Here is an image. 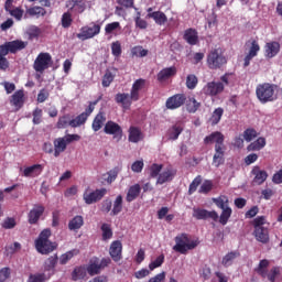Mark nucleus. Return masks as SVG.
I'll return each instance as SVG.
<instances>
[{"label": "nucleus", "mask_w": 282, "mask_h": 282, "mask_svg": "<svg viewBox=\"0 0 282 282\" xmlns=\"http://www.w3.org/2000/svg\"><path fill=\"white\" fill-rule=\"evenodd\" d=\"M182 131H184V127H182V124L176 123L172 126L167 130L169 140H177V138H180V135L182 134Z\"/></svg>", "instance_id": "nucleus-35"}, {"label": "nucleus", "mask_w": 282, "mask_h": 282, "mask_svg": "<svg viewBox=\"0 0 282 282\" xmlns=\"http://www.w3.org/2000/svg\"><path fill=\"white\" fill-rule=\"evenodd\" d=\"M198 83H199V80L197 79V76H195L194 74H191L186 77L187 89H195V87H197Z\"/></svg>", "instance_id": "nucleus-54"}, {"label": "nucleus", "mask_w": 282, "mask_h": 282, "mask_svg": "<svg viewBox=\"0 0 282 282\" xmlns=\"http://www.w3.org/2000/svg\"><path fill=\"white\" fill-rule=\"evenodd\" d=\"M238 257H241V253H239V251H230L223 258L221 264L225 268H230L235 259H237Z\"/></svg>", "instance_id": "nucleus-36"}, {"label": "nucleus", "mask_w": 282, "mask_h": 282, "mask_svg": "<svg viewBox=\"0 0 282 282\" xmlns=\"http://www.w3.org/2000/svg\"><path fill=\"white\" fill-rule=\"evenodd\" d=\"M140 193H142V187L140 184L131 185L128 189L126 200L130 204V202H135L138 197H140Z\"/></svg>", "instance_id": "nucleus-30"}, {"label": "nucleus", "mask_w": 282, "mask_h": 282, "mask_svg": "<svg viewBox=\"0 0 282 282\" xmlns=\"http://www.w3.org/2000/svg\"><path fill=\"white\" fill-rule=\"evenodd\" d=\"M28 282H45V273L31 274Z\"/></svg>", "instance_id": "nucleus-64"}, {"label": "nucleus", "mask_w": 282, "mask_h": 282, "mask_svg": "<svg viewBox=\"0 0 282 282\" xmlns=\"http://www.w3.org/2000/svg\"><path fill=\"white\" fill-rule=\"evenodd\" d=\"M213 191V181H205L200 188L198 189V193H202L204 195H208V193Z\"/></svg>", "instance_id": "nucleus-56"}, {"label": "nucleus", "mask_w": 282, "mask_h": 282, "mask_svg": "<svg viewBox=\"0 0 282 282\" xmlns=\"http://www.w3.org/2000/svg\"><path fill=\"white\" fill-rule=\"evenodd\" d=\"M202 184V176H196L189 184L188 195H193L197 191V187Z\"/></svg>", "instance_id": "nucleus-55"}, {"label": "nucleus", "mask_w": 282, "mask_h": 282, "mask_svg": "<svg viewBox=\"0 0 282 282\" xmlns=\"http://www.w3.org/2000/svg\"><path fill=\"white\" fill-rule=\"evenodd\" d=\"M162 169H164V165L158 164V163H153L149 167L150 177L152 180H155V177H160V174L162 173Z\"/></svg>", "instance_id": "nucleus-45"}, {"label": "nucleus", "mask_w": 282, "mask_h": 282, "mask_svg": "<svg viewBox=\"0 0 282 282\" xmlns=\"http://www.w3.org/2000/svg\"><path fill=\"white\" fill-rule=\"evenodd\" d=\"M54 144V158H58L61 153H65L67 143L63 137H59L53 141Z\"/></svg>", "instance_id": "nucleus-32"}, {"label": "nucleus", "mask_w": 282, "mask_h": 282, "mask_svg": "<svg viewBox=\"0 0 282 282\" xmlns=\"http://www.w3.org/2000/svg\"><path fill=\"white\" fill-rule=\"evenodd\" d=\"M41 118H43V109L35 108L33 110V124H41Z\"/></svg>", "instance_id": "nucleus-62"}, {"label": "nucleus", "mask_w": 282, "mask_h": 282, "mask_svg": "<svg viewBox=\"0 0 282 282\" xmlns=\"http://www.w3.org/2000/svg\"><path fill=\"white\" fill-rule=\"evenodd\" d=\"M250 173L253 176L252 184L257 186H261L268 180V171L262 170L259 165H254Z\"/></svg>", "instance_id": "nucleus-15"}, {"label": "nucleus", "mask_w": 282, "mask_h": 282, "mask_svg": "<svg viewBox=\"0 0 282 282\" xmlns=\"http://www.w3.org/2000/svg\"><path fill=\"white\" fill-rule=\"evenodd\" d=\"M56 263H58V254L48 257L44 262L45 272H51V270H54L56 268Z\"/></svg>", "instance_id": "nucleus-40"}, {"label": "nucleus", "mask_w": 282, "mask_h": 282, "mask_svg": "<svg viewBox=\"0 0 282 282\" xmlns=\"http://www.w3.org/2000/svg\"><path fill=\"white\" fill-rule=\"evenodd\" d=\"M67 127H72V117L69 115H64L58 118L56 129H67Z\"/></svg>", "instance_id": "nucleus-42"}, {"label": "nucleus", "mask_w": 282, "mask_h": 282, "mask_svg": "<svg viewBox=\"0 0 282 282\" xmlns=\"http://www.w3.org/2000/svg\"><path fill=\"white\" fill-rule=\"evenodd\" d=\"M105 122H107V116H105V112L97 113L93 120V131H100Z\"/></svg>", "instance_id": "nucleus-33"}, {"label": "nucleus", "mask_w": 282, "mask_h": 282, "mask_svg": "<svg viewBox=\"0 0 282 282\" xmlns=\"http://www.w3.org/2000/svg\"><path fill=\"white\" fill-rule=\"evenodd\" d=\"M258 137L259 132H257V130L253 128H248L243 131V139L246 140V142H252V140Z\"/></svg>", "instance_id": "nucleus-49"}, {"label": "nucleus", "mask_w": 282, "mask_h": 282, "mask_svg": "<svg viewBox=\"0 0 282 282\" xmlns=\"http://www.w3.org/2000/svg\"><path fill=\"white\" fill-rule=\"evenodd\" d=\"M183 39L188 45H197L199 43V34L193 28L185 30Z\"/></svg>", "instance_id": "nucleus-24"}, {"label": "nucleus", "mask_w": 282, "mask_h": 282, "mask_svg": "<svg viewBox=\"0 0 282 282\" xmlns=\"http://www.w3.org/2000/svg\"><path fill=\"white\" fill-rule=\"evenodd\" d=\"M104 132L107 135H113L118 141L122 140V127L113 121L106 122Z\"/></svg>", "instance_id": "nucleus-17"}, {"label": "nucleus", "mask_w": 282, "mask_h": 282, "mask_svg": "<svg viewBox=\"0 0 282 282\" xmlns=\"http://www.w3.org/2000/svg\"><path fill=\"white\" fill-rule=\"evenodd\" d=\"M52 67V55L50 53H40L34 62L35 72H45Z\"/></svg>", "instance_id": "nucleus-9"}, {"label": "nucleus", "mask_w": 282, "mask_h": 282, "mask_svg": "<svg viewBox=\"0 0 282 282\" xmlns=\"http://www.w3.org/2000/svg\"><path fill=\"white\" fill-rule=\"evenodd\" d=\"M105 195H107V188H100V189H96L94 192H85L83 194V199L85 202V204L91 205V204H96L97 202H100V199H102V197H105Z\"/></svg>", "instance_id": "nucleus-11"}, {"label": "nucleus", "mask_w": 282, "mask_h": 282, "mask_svg": "<svg viewBox=\"0 0 282 282\" xmlns=\"http://www.w3.org/2000/svg\"><path fill=\"white\" fill-rule=\"evenodd\" d=\"M100 34V24H93V26H83L80 33H77V39L80 41H87L98 36Z\"/></svg>", "instance_id": "nucleus-12"}, {"label": "nucleus", "mask_w": 282, "mask_h": 282, "mask_svg": "<svg viewBox=\"0 0 282 282\" xmlns=\"http://www.w3.org/2000/svg\"><path fill=\"white\" fill-rule=\"evenodd\" d=\"M265 147V138L260 137L247 147V151H261Z\"/></svg>", "instance_id": "nucleus-38"}, {"label": "nucleus", "mask_w": 282, "mask_h": 282, "mask_svg": "<svg viewBox=\"0 0 282 282\" xmlns=\"http://www.w3.org/2000/svg\"><path fill=\"white\" fill-rule=\"evenodd\" d=\"M67 6H70L69 11L76 12V14H83L87 10L85 0H69Z\"/></svg>", "instance_id": "nucleus-26"}, {"label": "nucleus", "mask_w": 282, "mask_h": 282, "mask_svg": "<svg viewBox=\"0 0 282 282\" xmlns=\"http://www.w3.org/2000/svg\"><path fill=\"white\" fill-rule=\"evenodd\" d=\"M228 63L226 55H224V50L221 47L214 48L207 55V65L209 69H221L224 65Z\"/></svg>", "instance_id": "nucleus-4"}, {"label": "nucleus", "mask_w": 282, "mask_h": 282, "mask_svg": "<svg viewBox=\"0 0 282 282\" xmlns=\"http://www.w3.org/2000/svg\"><path fill=\"white\" fill-rule=\"evenodd\" d=\"M6 56H8V53L0 48V69H2V72H6L10 67V62Z\"/></svg>", "instance_id": "nucleus-51"}, {"label": "nucleus", "mask_w": 282, "mask_h": 282, "mask_svg": "<svg viewBox=\"0 0 282 282\" xmlns=\"http://www.w3.org/2000/svg\"><path fill=\"white\" fill-rule=\"evenodd\" d=\"M226 138L224 137V133L220 131L212 132L209 135L205 137L204 144H221L224 143V140Z\"/></svg>", "instance_id": "nucleus-29"}, {"label": "nucleus", "mask_w": 282, "mask_h": 282, "mask_svg": "<svg viewBox=\"0 0 282 282\" xmlns=\"http://www.w3.org/2000/svg\"><path fill=\"white\" fill-rule=\"evenodd\" d=\"M214 204L217 206V208H220L221 214L219 216V224L221 226H226L228 224V219L232 217V208H230V202L226 196H219L217 198H213Z\"/></svg>", "instance_id": "nucleus-5"}, {"label": "nucleus", "mask_w": 282, "mask_h": 282, "mask_svg": "<svg viewBox=\"0 0 282 282\" xmlns=\"http://www.w3.org/2000/svg\"><path fill=\"white\" fill-rule=\"evenodd\" d=\"M232 76V73H226L220 77L221 82H209L207 83L203 89L202 94L204 96H209L210 98H217L220 94H224V89H226V85H229V78Z\"/></svg>", "instance_id": "nucleus-1"}, {"label": "nucleus", "mask_w": 282, "mask_h": 282, "mask_svg": "<svg viewBox=\"0 0 282 282\" xmlns=\"http://www.w3.org/2000/svg\"><path fill=\"white\" fill-rule=\"evenodd\" d=\"M87 276V269L85 267H77L72 272L73 281H80V279H85Z\"/></svg>", "instance_id": "nucleus-41"}, {"label": "nucleus", "mask_w": 282, "mask_h": 282, "mask_svg": "<svg viewBox=\"0 0 282 282\" xmlns=\"http://www.w3.org/2000/svg\"><path fill=\"white\" fill-rule=\"evenodd\" d=\"M120 213H122V195H118L115 199L110 215L111 217H116V215H120Z\"/></svg>", "instance_id": "nucleus-43"}, {"label": "nucleus", "mask_w": 282, "mask_h": 282, "mask_svg": "<svg viewBox=\"0 0 282 282\" xmlns=\"http://www.w3.org/2000/svg\"><path fill=\"white\" fill-rule=\"evenodd\" d=\"M109 254L111 259L116 262L122 259V242L120 240H115L110 245Z\"/></svg>", "instance_id": "nucleus-21"}, {"label": "nucleus", "mask_w": 282, "mask_h": 282, "mask_svg": "<svg viewBox=\"0 0 282 282\" xmlns=\"http://www.w3.org/2000/svg\"><path fill=\"white\" fill-rule=\"evenodd\" d=\"M281 52V44L276 41L268 42L264 45L265 58H274Z\"/></svg>", "instance_id": "nucleus-18"}, {"label": "nucleus", "mask_w": 282, "mask_h": 282, "mask_svg": "<svg viewBox=\"0 0 282 282\" xmlns=\"http://www.w3.org/2000/svg\"><path fill=\"white\" fill-rule=\"evenodd\" d=\"M193 217L194 219H213V221H218L219 220V214L217 212L212 210L208 212L207 209H202V208H194L193 209Z\"/></svg>", "instance_id": "nucleus-13"}, {"label": "nucleus", "mask_w": 282, "mask_h": 282, "mask_svg": "<svg viewBox=\"0 0 282 282\" xmlns=\"http://www.w3.org/2000/svg\"><path fill=\"white\" fill-rule=\"evenodd\" d=\"M131 54H132V56H137L139 58H144V56L149 55V50H145L142 46H134L131 50Z\"/></svg>", "instance_id": "nucleus-50"}, {"label": "nucleus", "mask_w": 282, "mask_h": 282, "mask_svg": "<svg viewBox=\"0 0 282 282\" xmlns=\"http://www.w3.org/2000/svg\"><path fill=\"white\" fill-rule=\"evenodd\" d=\"M270 265V261L263 259L259 262L258 268L256 269L257 274L265 279L268 276V267Z\"/></svg>", "instance_id": "nucleus-39"}, {"label": "nucleus", "mask_w": 282, "mask_h": 282, "mask_svg": "<svg viewBox=\"0 0 282 282\" xmlns=\"http://www.w3.org/2000/svg\"><path fill=\"white\" fill-rule=\"evenodd\" d=\"M224 153H217L215 152L214 156H213V164L214 166H216V169H219V166H221V164H224L226 162Z\"/></svg>", "instance_id": "nucleus-53"}, {"label": "nucleus", "mask_w": 282, "mask_h": 282, "mask_svg": "<svg viewBox=\"0 0 282 282\" xmlns=\"http://www.w3.org/2000/svg\"><path fill=\"white\" fill-rule=\"evenodd\" d=\"M200 107H202V104L198 102V100L195 99V97H192L188 99V102H187L188 113H196L197 109H199Z\"/></svg>", "instance_id": "nucleus-47"}, {"label": "nucleus", "mask_w": 282, "mask_h": 282, "mask_svg": "<svg viewBox=\"0 0 282 282\" xmlns=\"http://www.w3.org/2000/svg\"><path fill=\"white\" fill-rule=\"evenodd\" d=\"M128 140L133 144H138L141 140H144V134H142V130L140 128L131 126L128 130Z\"/></svg>", "instance_id": "nucleus-23"}, {"label": "nucleus", "mask_w": 282, "mask_h": 282, "mask_svg": "<svg viewBox=\"0 0 282 282\" xmlns=\"http://www.w3.org/2000/svg\"><path fill=\"white\" fill-rule=\"evenodd\" d=\"M52 237V230L43 229L35 240V248L40 254H50L56 250V242L50 240Z\"/></svg>", "instance_id": "nucleus-3"}, {"label": "nucleus", "mask_w": 282, "mask_h": 282, "mask_svg": "<svg viewBox=\"0 0 282 282\" xmlns=\"http://www.w3.org/2000/svg\"><path fill=\"white\" fill-rule=\"evenodd\" d=\"M253 235L257 241H260V243H268V241H270V234L268 231V227H260L254 229Z\"/></svg>", "instance_id": "nucleus-31"}, {"label": "nucleus", "mask_w": 282, "mask_h": 282, "mask_svg": "<svg viewBox=\"0 0 282 282\" xmlns=\"http://www.w3.org/2000/svg\"><path fill=\"white\" fill-rule=\"evenodd\" d=\"M85 224L83 216H75L68 223V230H80Z\"/></svg>", "instance_id": "nucleus-37"}, {"label": "nucleus", "mask_w": 282, "mask_h": 282, "mask_svg": "<svg viewBox=\"0 0 282 282\" xmlns=\"http://www.w3.org/2000/svg\"><path fill=\"white\" fill-rule=\"evenodd\" d=\"M75 250L67 251L66 253L62 254L59 258L61 265H65L70 259H74Z\"/></svg>", "instance_id": "nucleus-59"}, {"label": "nucleus", "mask_w": 282, "mask_h": 282, "mask_svg": "<svg viewBox=\"0 0 282 282\" xmlns=\"http://www.w3.org/2000/svg\"><path fill=\"white\" fill-rule=\"evenodd\" d=\"M21 250V245L19 242H14L13 245L7 246L6 247V254H14V252Z\"/></svg>", "instance_id": "nucleus-63"}, {"label": "nucleus", "mask_w": 282, "mask_h": 282, "mask_svg": "<svg viewBox=\"0 0 282 282\" xmlns=\"http://www.w3.org/2000/svg\"><path fill=\"white\" fill-rule=\"evenodd\" d=\"M109 263H111L110 258H104L101 260L98 258H94L86 267V272H88L90 276H96V274H100V272H102V270H105V268H107Z\"/></svg>", "instance_id": "nucleus-6"}, {"label": "nucleus", "mask_w": 282, "mask_h": 282, "mask_svg": "<svg viewBox=\"0 0 282 282\" xmlns=\"http://www.w3.org/2000/svg\"><path fill=\"white\" fill-rule=\"evenodd\" d=\"M186 102V95L184 94H176L166 99L165 107L166 109H180V107L184 106Z\"/></svg>", "instance_id": "nucleus-16"}, {"label": "nucleus", "mask_w": 282, "mask_h": 282, "mask_svg": "<svg viewBox=\"0 0 282 282\" xmlns=\"http://www.w3.org/2000/svg\"><path fill=\"white\" fill-rule=\"evenodd\" d=\"M44 166L42 164H34L31 166H28L23 171L24 177H39L43 173Z\"/></svg>", "instance_id": "nucleus-27"}, {"label": "nucleus", "mask_w": 282, "mask_h": 282, "mask_svg": "<svg viewBox=\"0 0 282 282\" xmlns=\"http://www.w3.org/2000/svg\"><path fill=\"white\" fill-rule=\"evenodd\" d=\"M26 14L30 17H45L47 14V11L43 7H32L26 10Z\"/></svg>", "instance_id": "nucleus-44"}, {"label": "nucleus", "mask_w": 282, "mask_h": 282, "mask_svg": "<svg viewBox=\"0 0 282 282\" xmlns=\"http://www.w3.org/2000/svg\"><path fill=\"white\" fill-rule=\"evenodd\" d=\"M17 226V220L14 218H6L2 223V228L4 230H12Z\"/></svg>", "instance_id": "nucleus-60"}, {"label": "nucleus", "mask_w": 282, "mask_h": 282, "mask_svg": "<svg viewBox=\"0 0 282 282\" xmlns=\"http://www.w3.org/2000/svg\"><path fill=\"white\" fill-rule=\"evenodd\" d=\"M147 18L153 19L156 25H166V23H169V18L166 17V13L162 11H154L152 13H148Z\"/></svg>", "instance_id": "nucleus-28"}, {"label": "nucleus", "mask_w": 282, "mask_h": 282, "mask_svg": "<svg viewBox=\"0 0 282 282\" xmlns=\"http://www.w3.org/2000/svg\"><path fill=\"white\" fill-rule=\"evenodd\" d=\"M87 118H88L87 113L82 112L75 119H72L70 127L73 129H76V127H80L82 124H85L87 122Z\"/></svg>", "instance_id": "nucleus-46"}, {"label": "nucleus", "mask_w": 282, "mask_h": 282, "mask_svg": "<svg viewBox=\"0 0 282 282\" xmlns=\"http://www.w3.org/2000/svg\"><path fill=\"white\" fill-rule=\"evenodd\" d=\"M223 117H224V108L221 107L216 108L209 118V124H212V127L219 124V122H221Z\"/></svg>", "instance_id": "nucleus-34"}, {"label": "nucleus", "mask_w": 282, "mask_h": 282, "mask_svg": "<svg viewBox=\"0 0 282 282\" xmlns=\"http://www.w3.org/2000/svg\"><path fill=\"white\" fill-rule=\"evenodd\" d=\"M252 226L254 229L257 228H265V216H258L253 219Z\"/></svg>", "instance_id": "nucleus-61"}, {"label": "nucleus", "mask_w": 282, "mask_h": 282, "mask_svg": "<svg viewBox=\"0 0 282 282\" xmlns=\"http://www.w3.org/2000/svg\"><path fill=\"white\" fill-rule=\"evenodd\" d=\"M111 52L112 55L118 58V56H121L122 54V45L120 44L119 41H116L111 44Z\"/></svg>", "instance_id": "nucleus-58"}, {"label": "nucleus", "mask_w": 282, "mask_h": 282, "mask_svg": "<svg viewBox=\"0 0 282 282\" xmlns=\"http://www.w3.org/2000/svg\"><path fill=\"white\" fill-rule=\"evenodd\" d=\"M174 252L180 254H188V250H195L199 246V240H192L191 236L186 232L178 234L175 238Z\"/></svg>", "instance_id": "nucleus-2"}, {"label": "nucleus", "mask_w": 282, "mask_h": 282, "mask_svg": "<svg viewBox=\"0 0 282 282\" xmlns=\"http://www.w3.org/2000/svg\"><path fill=\"white\" fill-rule=\"evenodd\" d=\"M10 105L17 109H21L25 105V93L23 90H17L10 99Z\"/></svg>", "instance_id": "nucleus-22"}, {"label": "nucleus", "mask_w": 282, "mask_h": 282, "mask_svg": "<svg viewBox=\"0 0 282 282\" xmlns=\"http://www.w3.org/2000/svg\"><path fill=\"white\" fill-rule=\"evenodd\" d=\"M147 87V80L145 79H137L131 87L130 94L132 96V99L134 102H138L140 100V91Z\"/></svg>", "instance_id": "nucleus-20"}, {"label": "nucleus", "mask_w": 282, "mask_h": 282, "mask_svg": "<svg viewBox=\"0 0 282 282\" xmlns=\"http://www.w3.org/2000/svg\"><path fill=\"white\" fill-rule=\"evenodd\" d=\"M246 45H249V51L243 59V67H248L250 65V61L252 58H256V56H259V52H261V45H259V41L251 40L246 43Z\"/></svg>", "instance_id": "nucleus-10"}, {"label": "nucleus", "mask_w": 282, "mask_h": 282, "mask_svg": "<svg viewBox=\"0 0 282 282\" xmlns=\"http://www.w3.org/2000/svg\"><path fill=\"white\" fill-rule=\"evenodd\" d=\"M256 94L260 102H272L274 100V85L260 84L257 86Z\"/></svg>", "instance_id": "nucleus-7"}, {"label": "nucleus", "mask_w": 282, "mask_h": 282, "mask_svg": "<svg viewBox=\"0 0 282 282\" xmlns=\"http://www.w3.org/2000/svg\"><path fill=\"white\" fill-rule=\"evenodd\" d=\"M28 47V42H23L22 40H14L10 42H6L0 45V50L4 52L7 55L17 54V52H21Z\"/></svg>", "instance_id": "nucleus-8"}, {"label": "nucleus", "mask_w": 282, "mask_h": 282, "mask_svg": "<svg viewBox=\"0 0 282 282\" xmlns=\"http://www.w3.org/2000/svg\"><path fill=\"white\" fill-rule=\"evenodd\" d=\"M101 231H102V240L108 241V239H111L113 237V231L111 230V225L104 223L101 225Z\"/></svg>", "instance_id": "nucleus-48"}, {"label": "nucleus", "mask_w": 282, "mask_h": 282, "mask_svg": "<svg viewBox=\"0 0 282 282\" xmlns=\"http://www.w3.org/2000/svg\"><path fill=\"white\" fill-rule=\"evenodd\" d=\"M43 213H45V207L41 204H35L33 208L29 212L28 221L31 226L39 224V219L43 217Z\"/></svg>", "instance_id": "nucleus-14"}, {"label": "nucleus", "mask_w": 282, "mask_h": 282, "mask_svg": "<svg viewBox=\"0 0 282 282\" xmlns=\"http://www.w3.org/2000/svg\"><path fill=\"white\" fill-rule=\"evenodd\" d=\"M74 20L72 19V13L69 11L63 13L62 15V28H70Z\"/></svg>", "instance_id": "nucleus-52"}, {"label": "nucleus", "mask_w": 282, "mask_h": 282, "mask_svg": "<svg viewBox=\"0 0 282 282\" xmlns=\"http://www.w3.org/2000/svg\"><path fill=\"white\" fill-rule=\"evenodd\" d=\"M162 263H164V254L159 256L154 261L149 264V270L153 271L156 268H161Z\"/></svg>", "instance_id": "nucleus-57"}, {"label": "nucleus", "mask_w": 282, "mask_h": 282, "mask_svg": "<svg viewBox=\"0 0 282 282\" xmlns=\"http://www.w3.org/2000/svg\"><path fill=\"white\" fill-rule=\"evenodd\" d=\"M175 175H177V171L173 169H166L161 174H159V177L156 180V184H166V182H173Z\"/></svg>", "instance_id": "nucleus-25"}, {"label": "nucleus", "mask_w": 282, "mask_h": 282, "mask_svg": "<svg viewBox=\"0 0 282 282\" xmlns=\"http://www.w3.org/2000/svg\"><path fill=\"white\" fill-rule=\"evenodd\" d=\"M115 100L117 105H121L123 109H131V105H133L132 95L130 93H119L115 96Z\"/></svg>", "instance_id": "nucleus-19"}]
</instances>
